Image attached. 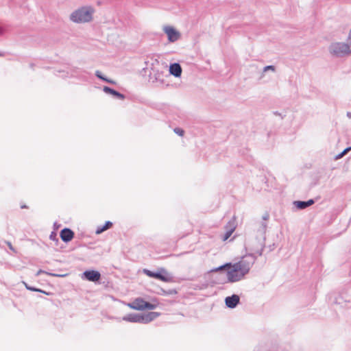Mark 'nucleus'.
I'll return each mask as SVG.
<instances>
[{
	"label": "nucleus",
	"mask_w": 351,
	"mask_h": 351,
	"mask_svg": "<svg viewBox=\"0 0 351 351\" xmlns=\"http://www.w3.org/2000/svg\"><path fill=\"white\" fill-rule=\"evenodd\" d=\"M254 256L252 254L245 256L240 261L228 263L211 270L212 272L225 270L227 280L229 282H237L243 280L249 274L254 263Z\"/></svg>",
	"instance_id": "obj_1"
},
{
	"label": "nucleus",
	"mask_w": 351,
	"mask_h": 351,
	"mask_svg": "<svg viewBox=\"0 0 351 351\" xmlns=\"http://www.w3.org/2000/svg\"><path fill=\"white\" fill-rule=\"evenodd\" d=\"M95 13L96 8L93 5H82L69 14V20L75 25L90 24L95 20Z\"/></svg>",
	"instance_id": "obj_2"
},
{
	"label": "nucleus",
	"mask_w": 351,
	"mask_h": 351,
	"mask_svg": "<svg viewBox=\"0 0 351 351\" xmlns=\"http://www.w3.org/2000/svg\"><path fill=\"white\" fill-rule=\"evenodd\" d=\"M328 51L332 58H346L351 56V46L344 41H333L328 45Z\"/></svg>",
	"instance_id": "obj_3"
},
{
	"label": "nucleus",
	"mask_w": 351,
	"mask_h": 351,
	"mask_svg": "<svg viewBox=\"0 0 351 351\" xmlns=\"http://www.w3.org/2000/svg\"><path fill=\"white\" fill-rule=\"evenodd\" d=\"M160 315L157 312H149L143 313H130L123 317L122 319L132 323L147 324Z\"/></svg>",
	"instance_id": "obj_4"
},
{
	"label": "nucleus",
	"mask_w": 351,
	"mask_h": 351,
	"mask_svg": "<svg viewBox=\"0 0 351 351\" xmlns=\"http://www.w3.org/2000/svg\"><path fill=\"white\" fill-rule=\"evenodd\" d=\"M162 31L167 35V40L170 43H175L181 38V33L171 25H164Z\"/></svg>",
	"instance_id": "obj_5"
},
{
	"label": "nucleus",
	"mask_w": 351,
	"mask_h": 351,
	"mask_svg": "<svg viewBox=\"0 0 351 351\" xmlns=\"http://www.w3.org/2000/svg\"><path fill=\"white\" fill-rule=\"evenodd\" d=\"M127 305L132 309L138 310V311H141V310H143L145 308L152 310V309L156 308V307L157 306L156 304H150L149 302H147L141 298H137L132 302L128 303Z\"/></svg>",
	"instance_id": "obj_6"
},
{
	"label": "nucleus",
	"mask_w": 351,
	"mask_h": 351,
	"mask_svg": "<svg viewBox=\"0 0 351 351\" xmlns=\"http://www.w3.org/2000/svg\"><path fill=\"white\" fill-rule=\"evenodd\" d=\"M143 273L149 277L155 278L163 282H167L171 280V276L165 269H160L158 272H153L145 269Z\"/></svg>",
	"instance_id": "obj_7"
},
{
	"label": "nucleus",
	"mask_w": 351,
	"mask_h": 351,
	"mask_svg": "<svg viewBox=\"0 0 351 351\" xmlns=\"http://www.w3.org/2000/svg\"><path fill=\"white\" fill-rule=\"evenodd\" d=\"M149 82L155 86L163 84L165 83L163 71L152 69L149 75Z\"/></svg>",
	"instance_id": "obj_8"
},
{
	"label": "nucleus",
	"mask_w": 351,
	"mask_h": 351,
	"mask_svg": "<svg viewBox=\"0 0 351 351\" xmlns=\"http://www.w3.org/2000/svg\"><path fill=\"white\" fill-rule=\"evenodd\" d=\"M81 278L90 282H97L101 278V274L96 270H86L81 275Z\"/></svg>",
	"instance_id": "obj_9"
},
{
	"label": "nucleus",
	"mask_w": 351,
	"mask_h": 351,
	"mask_svg": "<svg viewBox=\"0 0 351 351\" xmlns=\"http://www.w3.org/2000/svg\"><path fill=\"white\" fill-rule=\"evenodd\" d=\"M235 228H236L235 222L234 221H229L226 226L225 233L221 236L222 241H227L230 237V236L234 231Z\"/></svg>",
	"instance_id": "obj_10"
},
{
	"label": "nucleus",
	"mask_w": 351,
	"mask_h": 351,
	"mask_svg": "<svg viewBox=\"0 0 351 351\" xmlns=\"http://www.w3.org/2000/svg\"><path fill=\"white\" fill-rule=\"evenodd\" d=\"M169 73L176 78H180L182 75V69L180 64L173 63L169 65Z\"/></svg>",
	"instance_id": "obj_11"
},
{
	"label": "nucleus",
	"mask_w": 351,
	"mask_h": 351,
	"mask_svg": "<svg viewBox=\"0 0 351 351\" xmlns=\"http://www.w3.org/2000/svg\"><path fill=\"white\" fill-rule=\"evenodd\" d=\"M239 302V297L237 295L228 296L225 299L226 305L230 308H235Z\"/></svg>",
	"instance_id": "obj_12"
},
{
	"label": "nucleus",
	"mask_w": 351,
	"mask_h": 351,
	"mask_svg": "<svg viewBox=\"0 0 351 351\" xmlns=\"http://www.w3.org/2000/svg\"><path fill=\"white\" fill-rule=\"evenodd\" d=\"M73 232L69 228H64L60 232V237L64 242H69L73 238Z\"/></svg>",
	"instance_id": "obj_13"
},
{
	"label": "nucleus",
	"mask_w": 351,
	"mask_h": 351,
	"mask_svg": "<svg viewBox=\"0 0 351 351\" xmlns=\"http://www.w3.org/2000/svg\"><path fill=\"white\" fill-rule=\"evenodd\" d=\"M314 204V201L313 199H309L306 202L302 201H295L293 202V205L300 210L304 209Z\"/></svg>",
	"instance_id": "obj_14"
},
{
	"label": "nucleus",
	"mask_w": 351,
	"mask_h": 351,
	"mask_svg": "<svg viewBox=\"0 0 351 351\" xmlns=\"http://www.w3.org/2000/svg\"><path fill=\"white\" fill-rule=\"evenodd\" d=\"M103 90L106 93L112 95V96L116 97L120 99H123L125 98L123 95H122L121 93H120L116 91L115 90H113L108 86H104L103 88Z\"/></svg>",
	"instance_id": "obj_15"
},
{
	"label": "nucleus",
	"mask_w": 351,
	"mask_h": 351,
	"mask_svg": "<svg viewBox=\"0 0 351 351\" xmlns=\"http://www.w3.org/2000/svg\"><path fill=\"white\" fill-rule=\"evenodd\" d=\"M112 223L110 221H106V223L102 226L97 227L96 230V234H99L106 230L109 229L112 226Z\"/></svg>",
	"instance_id": "obj_16"
},
{
	"label": "nucleus",
	"mask_w": 351,
	"mask_h": 351,
	"mask_svg": "<svg viewBox=\"0 0 351 351\" xmlns=\"http://www.w3.org/2000/svg\"><path fill=\"white\" fill-rule=\"evenodd\" d=\"M95 75L99 77V79L104 80V81H106L108 83H110V84H114L115 82L113 81V80H109L108 78H106L104 76L102 75L101 71H95Z\"/></svg>",
	"instance_id": "obj_17"
},
{
	"label": "nucleus",
	"mask_w": 351,
	"mask_h": 351,
	"mask_svg": "<svg viewBox=\"0 0 351 351\" xmlns=\"http://www.w3.org/2000/svg\"><path fill=\"white\" fill-rule=\"evenodd\" d=\"M263 73H266L267 71H271L274 73L276 71V67L273 65L266 66L263 68Z\"/></svg>",
	"instance_id": "obj_18"
},
{
	"label": "nucleus",
	"mask_w": 351,
	"mask_h": 351,
	"mask_svg": "<svg viewBox=\"0 0 351 351\" xmlns=\"http://www.w3.org/2000/svg\"><path fill=\"white\" fill-rule=\"evenodd\" d=\"M351 149V147H348L346 149H345L341 153H340L339 154H338L335 158L336 159H339V158H341L343 156H344L348 151H350Z\"/></svg>",
	"instance_id": "obj_19"
},
{
	"label": "nucleus",
	"mask_w": 351,
	"mask_h": 351,
	"mask_svg": "<svg viewBox=\"0 0 351 351\" xmlns=\"http://www.w3.org/2000/svg\"><path fill=\"white\" fill-rule=\"evenodd\" d=\"M25 285L26 288H27V289H29V290H31V291H33L42 292V293H45V294H47V295H49V293H46L45 291H42V290H40V289H38L33 288V287H28V286L27 285V284H25Z\"/></svg>",
	"instance_id": "obj_20"
},
{
	"label": "nucleus",
	"mask_w": 351,
	"mask_h": 351,
	"mask_svg": "<svg viewBox=\"0 0 351 351\" xmlns=\"http://www.w3.org/2000/svg\"><path fill=\"white\" fill-rule=\"evenodd\" d=\"M174 132L178 134L180 136H182L184 135V130L181 128H176L174 129Z\"/></svg>",
	"instance_id": "obj_21"
},
{
	"label": "nucleus",
	"mask_w": 351,
	"mask_h": 351,
	"mask_svg": "<svg viewBox=\"0 0 351 351\" xmlns=\"http://www.w3.org/2000/svg\"><path fill=\"white\" fill-rule=\"evenodd\" d=\"M47 274L49 275V276H56V277H65L67 276L66 274H52V273H47Z\"/></svg>",
	"instance_id": "obj_22"
},
{
	"label": "nucleus",
	"mask_w": 351,
	"mask_h": 351,
	"mask_svg": "<svg viewBox=\"0 0 351 351\" xmlns=\"http://www.w3.org/2000/svg\"><path fill=\"white\" fill-rule=\"evenodd\" d=\"M6 244H7V245L8 246V247H9V249L10 250H12L14 252H16V250H15L14 247L12 246V245L11 244L10 242L6 241Z\"/></svg>",
	"instance_id": "obj_23"
},
{
	"label": "nucleus",
	"mask_w": 351,
	"mask_h": 351,
	"mask_svg": "<svg viewBox=\"0 0 351 351\" xmlns=\"http://www.w3.org/2000/svg\"><path fill=\"white\" fill-rule=\"evenodd\" d=\"M348 43L351 46V29L349 31L348 38H347Z\"/></svg>",
	"instance_id": "obj_24"
},
{
	"label": "nucleus",
	"mask_w": 351,
	"mask_h": 351,
	"mask_svg": "<svg viewBox=\"0 0 351 351\" xmlns=\"http://www.w3.org/2000/svg\"><path fill=\"white\" fill-rule=\"evenodd\" d=\"M56 237V234L55 232H51V234L49 236L50 239L55 240Z\"/></svg>",
	"instance_id": "obj_25"
},
{
	"label": "nucleus",
	"mask_w": 351,
	"mask_h": 351,
	"mask_svg": "<svg viewBox=\"0 0 351 351\" xmlns=\"http://www.w3.org/2000/svg\"><path fill=\"white\" fill-rule=\"evenodd\" d=\"M5 32V28L2 26H0V36H3Z\"/></svg>",
	"instance_id": "obj_26"
},
{
	"label": "nucleus",
	"mask_w": 351,
	"mask_h": 351,
	"mask_svg": "<svg viewBox=\"0 0 351 351\" xmlns=\"http://www.w3.org/2000/svg\"><path fill=\"white\" fill-rule=\"evenodd\" d=\"M43 273H45V274H47V272H45V271H44L43 270L40 269V270H38V271H37V273L36 274V276H38L40 274H43Z\"/></svg>",
	"instance_id": "obj_27"
},
{
	"label": "nucleus",
	"mask_w": 351,
	"mask_h": 351,
	"mask_svg": "<svg viewBox=\"0 0 351 351\" xmlns=\"http://www.w3.org/2000/svg\"><path fill=\"white\" fill-rule=\"evenodd\" d=\"M347 115L348 117H351V113L348 112Z\"/></svg>",
	"instance_id": "obj_28"
},
{
	"label": "nucleus",
	"mask_w": 351,
	"mask_h": 351,
	"mask_svg": "<svg viewBox=\"0 0 351 351\" xmlns=\"http://www.w3.org/2000/svg\"><path fill=\"white\" fill-rule=\"evenodd\" d=\"M3 56V54L0 52V56Z\"/></svg>",
	"instance_id": "obj_29"
}]
</instances>
